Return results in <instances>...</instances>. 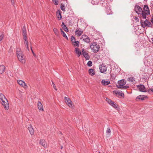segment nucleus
<instances>
[{
	"label": "nucleus",
	"instance_id": "nucleus-1",
	"mask_svg": "<svg viewBox=\"0 0 153 153\" xmlns=\"http://www.w3.org/2000/svg\"><path fill=\"white\" fill-rule=\"evenodd\" d=\"M0 102L5 110H8L9 109V104L8 102L4 95L1 93H0Z\"/></svg>",
	"mask_w": 153,
	"mask_h": 153
},
{
	"label": "nucleus",
	"instance_id": "nucleus-2",
	"mask_svg": "<svg viewBox=\"0 0 153 153\" xmlns=\"http://www.w3.org/2000/svg\"><path fill=\"white\" fill-rule=\"evenodd\" d=\"M142 18L145 19L147 16H148L150 15L149 10L148 7L146 5L144 6L143 11L141 14Z\"/></svg>",
	"mask_w": 153,
	"mask_h": 153
},
{
	"label": "nucleus",
	"instance_id": "nucleus-3",
	"mask_svg": "<svg viewBox=\"0 0 153 153\" xmlns=\"http://www.w3.org/2000/svg\"><path fill=\"white\" fill-rule=\"evenodd\" d=\"M126 83V81L124 79H122L119 81L118 82V84L117 85V88L121 89H126L129 88L128 86H124Z\"/></svg>",
	"mask_w": 153,
	"mask_h": 153
},
{
	"label": "nucleus",
	"instance_id": "nucleus-4",
	"mask_svg": "<svg viewBox=\"0 0 153 153\" xmlns=\"http://www.w3.org/2000/svg\"><path fill=\"white\" fill-rule=\"evenodd\" d=\"M140 22L142 27L143 28L146 27H152V25L149 20H141Z\"/></svg>",
	"mask_w": 153,
	"mask_h": 153
},
{
	"label": "nucleus",
	"instance_id": "nucleus-5",
	"mask_svg": "<svg viewBox=\"0 0 153 153\" xmlns=\"http://www.w3.org/2000/svg\"><path fill=\"white\" fill-rule=\"evenodd\" d=\"M90 47L92 51L95 53L97 52L100 48V46L96 42L92 43L90 45Z\"/></svg>",
	"mask_w": 153,
	"mask_h": 153
},
{
	"label": "nucleus",
	"instance_id": "nucleus-6",
	"mask_svg": "<svg viewBox=\"0 0 153 153\" xmlns=\"http://www.w3.org/2000/svg\"><path fill=\"white\" fill-rule=\"evenodd\" d=\"M16 54L19 60L20 61L23 62V61H24V57L22 51H21V49L19 48H16Z\"/></svg>",
	"mask_w": 153,
	"mask_h": 153
},
{
	"label": "nucleus",
	"instance_id": "nucleus-7",
	"mask_svg": "<svg viewBox=\"0 0 153 153\" xmlns=\"http://www.w3.org/2000/svg\"><path fill=\"white\" fill-rule=\"evenodd\" d=\"M134 10L139 15L140 17L142 18L141 14L143 13V10L141 7L138 5H136L134 8Z\"/></svg>",
	"mask_w": 153,
	"mask_h": 153
},
{
	"label": "nucleus",
	"instance_id": "nucleus-8",
	"mask_svg": "<svg viewBox=\"0 0 153 153\" xmlns=\"http://www.w3.org/2000/svg\"><path fill=\"white\" fill-rule=\"evenodd\" d=\"M65 100L66 104L70 107L72 108V102L71 100L68 97H64Z\"/></svg>",
	"mask_w": 153,
	"mask_h": 153
},
{
	"label": "nucleus",
	"instance_id": "nucleus-9",
	"mask_svg": "<svg viewBox=\"0 0 153 153\" xmlns=\"http://www.w3.org/2000/svg\"><path fill=\"white\" fill-rule=\"evenodd\" d=\"M81 39H82L84 42L87 43H89L90 42V39L86 35H83L80 38Z\"/></svg>",
	"mask_w": 153,
	"mask_h": 153
},
{
	"label": "nucleus",
	"instance_id": "nucleus-10",
	"mask_svg": "<svg viewBox=\"0 0 153 153\" xmlns=\"http://www.w3.org/2000/svg\"><path fill=\"white\" fill-rule=\"evenodd\" d=\"M99 68L101 73H104L106 71L107 67L105 65L102 64L100 65Z\"/></svg>",
	"mask_w": 153,
	"mask_h": 153
},
{
	"label": "nucleus",
	"instance_id": "nucleus-11",
	"mask_svg": "<svg viewBox=\"0 0 153 153\" xmlns=\"http://www.w3.org/2000/svg\"><path fill=\"white\" fill-rule=\"evenodd\" d=\"M137 88L140 91L143 92H147L145 87L143 85H137Z\"/></svg>",
	"mask_w": 153,
	"mask_h": 153
},
{
	"label": "nucleus",
	"instance_id": "nucleus-12",
	"mask_svg": "<svg viewBox=\"0 0 153 153\" xmlns=\"http://www.w3.org/2000/svg\"><path fill=\"white\" fill-rule=\"evenodd\" d=\"M82 55L86 60H89L90 59V56L88 53H87L85 51L84 49H82Z\"/></svg>",
	"mask_w": 153,
	"mask_h": 153
},
{
	"label": "nucleus",
	"instance_id": "nucleus-13",
	"mask_svg": "<svg viewBox=\"0 0 153 153\" xmlns=\"http://www.w3.org/2000/svg\"><path fill=\"white\" fill-rule=\"evenodd\" d=\"M114 92L116 95H118L123 98L124 97V94L122 91H114Z\"/></svg>",
	"mask_w": 153,
	"mask_h": 153
},
{
	"label": "nucleus",
	"instance_id": "nucleus-14",
	"mask_svg": "<svg viewBox=\"0 0 153 153\" xmlns=\"http://www.w3.org/2000/svg\"><path fill=\"white\" fill-rule=\"evenodd\" d=\"M28 130L31 135H33L34 134V131L32 126L31 124H29L28 126Z\"/></svg>",
	"mask_w": 153,
	"mask_h": 153
},
{
	"label": "nucleus",
	"instance_id": "nucleus-15",
	"mask_svg": "<svg viewBox=\"0 0 153 153\" xmlns=\"http://www.w3.org/2000/svg\"><path fill=\"white\" fill-rule=\"evenodd\" d=\"M147 97L146 96H145L143 95H140L138 96L136 98V100L137 101L140 100H144Z\"/></svg>",
	"mask_w": 153,
	"mask_h": 153
},
{
	"label": "nucleus",
	"instance_id": "nucleus-16",
	"mask_svg": "<svg viewBox=\"0 0 153 153\" xmlns=\"http://www.w3.org/2000/svg\"><path fill=\"white\" fill-rule=\"evenodd\" d=\"M82 30L79 28H78L76 29L75 32V33L78 36H80L83 33Z\"/></svg>",
	"mask_w": 153,
	"mask_h": 153
},
{
	"label": "nucleus",
	"instance_id": "nucleus-17",
	"mask_svg": "<svg viewBox=\"0 0 153 153\" xmlns=\"http://www.w3.org/2000/svg\"><path fill=\"white\" fill-rule=\"evenodd\" d=\"M39 144L45 148H46L47 146V143L45 140L44 139H41L40 140Z\"/></svg>",
	"mask_w": 153,
	"mask_h": 153
},
{
	"label": "nucleus",
	"instance_id": "nucleus-18",
	"mask_svg": "<svg viewBox=\"0 0 153 153\" xmlns=\"http://www.w3.org/2000/svg\"><path fill=\"white\" fill-rule=\"evenodd\" d=\"M18 83L22 87L26 88L27 85L24 82L21 80H17Z\"/></svg>",
	"mask_w": 153,
	"mask_h": 153
},
{
	"label": "nucleus",
	"instance_id": "nucleus-19",
	"mask_svg": "<svg viewBox=\"0 0 153 153\" xmlns=\"http://www.w3.org/2000/svg\"><path fill=\"white\" fill-rule=\"evenodd\" d=\"M37 106L38 108L40 111H43V108L41 102L39 101L38 102Z\"/></svg>",
	"mask_w": 153,
	"mask_h": 153
},
{
	"label": "nucleus",
	"instance_id": "nucleus-20",
	"mask_svg": "<svg viewBox=\"0 0 153 153\" xmlns=\"http://www.w3.org/2000/svg\"><path fill=\"white\" fill-rule=\"evenodd\" d=\"M24 39L25 40L24 44L26 47L27 49L29 51V47H28V42L27 40V37H24Z\"/></svg>",
	"mask_w": 153,
	"mask_h": 153
},
{
	"label": "nucleus",
	"instance_id": "nucleus-21",
	"mask_svg": "<svg viewBox=\"0 0 153 153\" xmlns=\"http://www.w3.org/2000/svg\"><path fill=\"white\" fill-rule=\"evenodd\" d=\"M22 34L23 36V37H27V34L26 32V30L25 27L24 26L22 28Z\"/></svg>",
	"mask_w": 153,
	"mask_h": 153
},
{
	"label": "nucleus",
	"instance_id": "nucleus-22",
	"mask_svg": "<svg viewBox=\"0 0 153 153\" xmlns=\"http://www.w3.org/2000/svg\"><path fill=\"white\" fill-rule=\"evenodd\" d=\"M101 83L103 85H108L110 83V82L109 81H106L105 79H103L101 81Z\"/></svg>",
	"mask_w": 153,
	"mask_h": 153
},
{
	"label": "nucleus",
	"instance_id": "nucleus-23",
	"mask_svg": "<svg viewBox=\"0 0 153 153\" xmlns=\"http://www.w3.org/2000/svg\"><path fill=\"white\" fill-rule=\"evenodd\" d=\"M5 67L4 65H0V74H2L5 71Z\"/></svg>",
	"mask_w": 153,
	"mask_h": 153
},
{
	"label": "nucleus",
	"instance_id": "nucleus-24",
	"mask_svg": "<svg viewBox=\"0 0 153 153\" xmlns=\"http://www.w3.org/2000/svg\"><path fill=\"white\" fill-rule=\"evenodd\" d=\"M76 53L78 55V56L79 57L81 54V52L79 51V49L78 48H76L75 49Z\"/></svg>",
	"mask_w": 153,
	"mask_h": 153
},
{
	"label": "nucleus",
	"instance_id": "nucleus-25",
	"mask_svg": "<svg viewBox=\"0 0 153 153\" xmlns=\"http://www.w3.org/2000/svg\"><path fill=\"white\" fill-rule=\"evenodd\" d=\"M89 74L92 76L95 74L94 70L93 69H90L88 70Z\"/></svg>",
	"mask_w": 153,
	"mask_h": 153
},
{
	"label": "nucleus",
	"instance_id": "nucleus-26",
	"mask_svg": "<svg viewBox=\"0 0 153 153\" xmlns=\"http://www.w3.org/2000/svg\"><path fill=\"white\" fill-rule=\"evenodd\" d=\"M106 11L107 14L108 15L111 14L112 13V12L110 7H108L106 8Z\"/></svg>",
	"mask_w": 153,
	"mask_h": 153
},
{
	"label": "nucleus",
	"instance_id": "nucleus-27",
	"mask_svg": "<svg viewBox=\"0 0 153 153\" xmlns=\"http://www.w3.org/2000/svg\"><path fill=\"white\" fill-rule=\"evenodd\" d=\"M56 16L58 19H61L62 16L61 15V12L60 10H58L56 12Z\"/></svg>",
	"mask_w": 153,
	"mask_h": 153
},
{
	"label": "nucleus",
	"instance_id": "nucleus-28",
	"mask_svg": "<svg viewBox=\"0 0 153 153\" xmlns=\"http://www.w3.org/2000/svg\"><path fill=\"white\" fill-rule=\"evenodd\" d=\"M53 31L55 34L57 36H58L59 34V31L56 28H54L53 29Z\"/></svg>",
	"mask_w": 153,
	"mask_h": 153
},
{
	"label": "nucleus",
	"instance_id": "nucleus-29",
	"mask_svg": "<svg viewBox=\"0 0 153 153\" xmlns=\"http://www.w3.org/2000/svg\"><path fill=\"white\" fill-rule=\"evenodd\" d=\"M147 92L150 94H153V88H150L147 91Z\"/></svg>",
	"mask_w": 153,
	"mask_h": 153
},
{
	"label": "nucleus",
	"instance_id": "nucleus-30",
	"mask_svg": "<svg viewBox=\"0 0 153 153\" xmlns=\"http://www.w3.org/2000/svg\"><path fill=\"white\" fill-rule=\"evenodd\" d=\"M107 135H108V136H109L111 133V131L109 128H108L106 130Z\"/></svg>",
	"mask_w": 153,
	"mask_h": 153
},
{
	"label": "nucleus",
	"instance_id": "nucleus-31",
	"mask_svg": "<svg viewBox=\"0 0 153 153\" xmlns=\"http://www.w3.org/2000/svg\"><path fill=\"white\" fill-rule=\"evenodd\" d=\"M61 9L64 11H65V7L64 5L62 4H61L60 6Z\"/></svg>",
	"mask_w": 153,
	"mask_h": 153
},
{
	"label": "nucleus",
	"instance_id": "nucleus-32",
	"mask_svg": "<svg viewBox=\"0 0 153 153\" xmlns=\"http://www.w3.org/2000/svg\"><path fill=\"white\" fill-rule=\"evenodd\" d=\"M106 101L110 105H111V103L113 102L111 100L108 98H106Z\"/></svg>",
	"mask_w": 153,
	"mask_h": 153
},
{
	"label": "nucleus",
	"instance_id": "nucleus-33",
	"mask_svg": "<svg viewBox=\"0 0 153 153\" xmlns=\"http://www.w3.org/2000/svg\"><path fill=\"white\" fill-rule=\"evenodd\" d=\"M135 79L133 77H128V81H131V82H133L134 81H135Z\"/></svg>",
	"mask_w": 153,
	"mask_h": 153
},
{
	"label": "nucleus",
	"instance_id": "nucleus-34",
	"mask_svg": "<svg viewBox=\"0 0 153 153\" xmlns=\"http://www.w3.org/2000/svg\"><path fill=\"white\" fill-rule=\"evenodd\" d=\"M73 45L74 46H76L78 47L79 46V42L78 41H75L73 42Z\"/></svg>",
	"mask_w": 153,
	"mask_h": 153
},
{
	"label": "nucleus",
	"instance_id": "nucleus-35",
	"mask_svg": "<svg viewBox=\"0 0 153 153\" xmlns=\"http://www.w3.org/2000/svg\"><path fill=\"white\" fill-rule=\"evenodd\" d=\"M110 105L114 108H117V105L116 104V103H114V102H113L111 103Z\"/></svg>",
	"mask_w": 153,
	"mask_h": 153
},
{
	"label": "nucleus",
	"instance_id": "nucleus-36",
	"mask_svg": "<svg viewBox=\"0 0 153 153\" xmlns=\"http://www.w3.org/2000/svg\"><path fill=\"white\" fill-rule=\"evenodd\" d=\"M62 34L63 36L65 38L68 40V38L67 36H66V34H65V32H62Z\"/></svg>",
	"mask_w": 153,
	"mask_h": 153
},
{
	"label": "nucleus",
	"instance_id": "nucleus-37",
	"mask_svg": "<svg viewBox=\"0 0 153 153\" xmlns=\"http://www.w3.org/2000/svg\"><path fill=\"white\" fill-rule=\"evenodd\" d=\"M92 62L91 61H89L87 63V65L88 66H92Z\"/></svg>",
	"mask_w": 153,
	"mask_h": 153
},
{
	"label": "nucleus",
	"instance_id": "nucleus-38",
	"mask_svg": "<svg viewBox=\"0 0 153 153\" xmlns=\"http://www.w3.org/2000/svg\"><path fill=\"white\" fill-rule=\"evenodd\" d=\"M53 2L56 5H57L58 4V0H53Z\"/></svg>",
	"mask_w": 153,
	"mask_h": 153
},
{
	"label": "nucleus",
	"instance_id": "nucleus-39",
	"mask_svg": "<svg viewBox=\"0 0 153 153\" xmlns=\"http://www.w3.org/2000/svg\"><path fill=\"white\" fill-rule=\"evenodd\" d=\"M71 41L73 43V41H75V38L73 36H71Z\"/></svg>",
	"mask_w": 153,
	"mask_h": 153
},
{
	"label": "nucleus",
	"instance_id": "nucleus-40",
	"mask_svg": "<svg viewBox=\"0 0 153 153\" xmlns=\"http://www.w3.org/2000/svg\"><path fill=\"white\" fill-rule=\"evenodd\" d=\"M63 29L65 32H68V30L67 27H63Z\"/></svg>",
	"mask_w": 153,
	"mask_h": 153
},
{
	"label": "nucleus",
	"instance_id": "nucleus-41",
	"mask_svg": "<svg viewBox=\"0 0 153 153\" xmlns=\"http://www.w3.org/2000/svg\"><path fill=\"white\" fill-rule=\"evenodd\" d=\"M52 85H53V88H54V89L56 90V91L57 90V89L56 88V86L55 85V84H54V83L53 82H52Z\"/></svg>",
	"mask_w": 153,
	"mask_h": 153
},
{
	"label": "nucleus",
	"instance_id": "nucleus-42",
	"mask_svg": "<svg viewBox=\"0 0 153 153\" xmlns=\"http://www.w3.org/2000/svg\"><path fill=\"white\" fill-rule=\"evenodd\" d=\"M61 26H62V28H63V27H66V25H65V24L63 22H62Z\"/></svg>",
	"mask_w": 153,
	"mask_h": 153
},
{
	"label": "nucleus",
	"instance_id": "nucleus-43",
	"mask_svg": "<svg viewBox=\"0 0 153 153\" xmlns=\"http://www.w3.org/2000/svg\"><path fill=\"white\" fill-rule=\"evenodd\" d=\"M30 48H31V51L32 53H34V52H33V50L32 49V47L31 46H30Z\"/></svg>",
	"mask_w": 153,
	"mask_h": 153
},
{
	"label": "nucleus",
	"instance_id": "nucleus-44",
	"mask_svg": "<svg viewBox=\"0 0 153 153\" xmlns=\"http://www.w3.org/2000/svg\"><path fill=\"white\" fill-rule=\"evenodd\" d=\"M33 56H34V57H36V54L34 53H33Z\"/></svg>",
	"mask_w": 153,
	"mask_h": 153
},
{
	"label": "nucleus",
	"instance_id": "nucleus-45",
	"mask_svg": "<svg viewBox=\"0 0 153 153\" xmlns=\"http://www.w3.org/2000/svg\"><path fill=\"white\" fill-rule=\"evenodd\" d=\"M151 22L152 23V25H153V20H151Z\"/></svg>",
	"mask_w": 153,
	"mask_h": 153
},
{
	"label": "nucleus",
	"instance_id": "nucleus-46",
	"mask_svg": "<svg viewBox=\"0 0 153 153\" xmlns=\"http://www.w3.org/2000/svg\"><path fill=\"white\" fill-rule=\"evenodd\" d=\"M60 30H61V33H62V32H64L62 29H60Z\"/></svg>",
	"mask_w": 153,
	"mask_h": 153
},
{
	"label": "nucleus",
	"instance_id": "nucleus-47",
	"mask_svg": "<svg viewBox=\"0 0 153 153\" xmlns=\"http://www.w3.org/2000/svg\"><path fill=\"white\" fill-rule=\"evenodd\" d=\"M151 40L152 41V43L153 44V37L151 38Z\"/></svg>",
	"mask_w": 153,
	"mask_h": 153
},
{
	"label": "nucleus",
	"instance_id": "nucleus-48",
	"mask_svg": "<svg viewBox=\"0 0 153 153\" xmlns=\"http://www.w3.org/2000/svg\"><path fill=\"white\" fill-rule=\"evenodd\" d=\"M135 19H138V18H137V17H136V18H135Z\"/></svg>",
	"mask_w": 153,
	"mask_h": 153
},
{
	"label": "nucleus",
	"instance_id": "nucleus-49",
	"mask_svg": "<svg viewBox=\"0 0 153 153\" xmlns=\"http://www.w3.org/2000/svg\"><path fill=\"white\" fill-rule=\"evenodd\" d=\"M62 149V146H61V149Z\"/></svg>",
	"mask_w": 153,
	"mask_h": 153
},
{
	"label": "nucleus",
	"instance_id": "nucleus-50",
	"mask_svg": "<svg viewBox=\"0 0 153 153\" xmlns=\"http://www.w3.org/2000/svg\"><path fill=\"white\" fill-rule=\"evenodd\" d=\"M113 0H110V1H112Z\"/></svg>",
	"mask_w": 153,
	"mask_h": 153
},
{
	"label": "nucleus",
	"instance_id": "nucleus-51",
	"mask_svg": "<svg viewBox=\"0 0 153 153\" xmlns=\"http://www.w3.org/2000/svg\"><path fill=\"white\" fill-rule=\"evenodd\" d=\"M151 19H153V18H151Z\"/></svg>",
	"mask_w": 153,
	"mask_h": 153
},
{
	"label": "nucleus",
	"instance_id": "nucleus-52",
	"mask_svg": "<svg viewBox=\"0 0 153 153\" xmlns=\"http://www.w3.org/2000/svg\"><path fill=\"white\" fill-rule=\"evenodd\" d=\"M98 153H100V152H99Z\"/></svg>",
	"mask_w": 153,
	"mask_h": 153
},
{
	"label": "nucleus",
	"instance_id": "nucleus-53",
	"mask_svg": "<svg viewBox=\"0 0 153 153\" xmlns=\"http://www.w3.org/2000/svg\"><path fill=\"white\" fill-rule=\"evenodd\" d=\"M11 0V1H12V0Z\"/></svg>",
	"mask_w": 153,
	"mask_h": 153
}]
</instances>
